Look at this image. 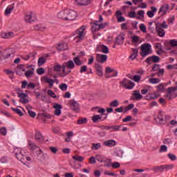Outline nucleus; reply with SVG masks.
<instances>
[{
    "label": "nucleus",
    "instance_id": "obj_26",
    "mask_svg": "<svg viewBox=\"0 0 177 177\" xmlns=\"http://www.w3.org/2000/svg\"><path fill=\"white\" fill-rule=\"evenodd\" d=\"M65 66L68 68L69 70H73L75 67V64L73 62V60H69L65 63Z\"/></svg>",
    "mask_w": 177,
    "mask_h": 177
},
{
    "label": "nucleus",
    "instance_id": "obj_23",
    "mask_svg": "<svg viewBox=\"0 0 177 177\" xmlns=\"http://www.w3.org/2000/svg\"><path fill=\"white\" fill-rule=\"evenodd\" d=\"M24 20L27 23H31V21H35V18L32 17V14L30 13L25 16Z\"/></svg>",
    "mask_w": 177,
    "mask_h": 177
},
{
    "label": "nucleus",
    "instance_id": "obj_48",
    "mask_svg": "<svg viewBox=\"0 0 177 177\" xmlns=\"http://www.w3.org/2000/svg\"><path fill=\"white\" fill-rule=\"evenodd\" d=\"M160 79L158 78H150L149 80V82H150V84H158L160 83Z\"/></svg>",
    "mask_w": 177,
    "mask_h": 177
},
{
    "label": "nucleus",
    "instance_id": "obj_44",
    "mask_svg": "<svg viewBox=\"0 0 177 177\" xmlns=\"http://www.w3.org/2000/svg\"><path fill=\"white\" fill-rule=\"evenodd\" d=\"M120 104V102H118V100H114L113 101H112L110 104L109 106L111 107H118Z\"/></svg>",
    "mask_w": 177,
    "mask_h": 177
},
{
    "label": "nucleus",
    "instance_id": "obj_32",
    "mask_svg": "<svg viewBox=\"0 0 177 177\" xmlns=\"http://www.w3.org/2000/svg\"><path fill=\"white\" fill-rule=\"evenodd\" d=\"M102 115H94L92 118L91 120L93 122L96 124V122H98L100 120H102Z\"/></svg>",
    "mask_w": 177,
    "mask_h": 177
},
{
    "label": "nucleus",
    "instance_id": "obj_12",
    "mask_svg": "<svg viewBox=\"0 0 177 177\" xmlns=\"http://www.w3.org/2000/svg\"><path fill=\"white\" fill-rule=\"evenodd\" d=\"M96 60L98 63H106L107 62V55L103 54H97Z\"/></svg>",
    "mask_w": 177,
    "mask_h": 177
},
{
    "label": "nucleus",
    "instance_id": "obj_38",
    "mask_svg": "<svg viewBox=\"0 0 177 177\" xmlns=\"http://www.w3.org/2000/svg\"><path fill=\"white\" fill-rule=\"evenodd\" d=\"M53 71H55L56 73H59V71H62V65L57 64L54 65L53 68Z\"/></svg>",
    "mask_w": 177,
    "mask_h": 177
},
{
    "label": "nucleus",
    "instance_id": "obj_49",
    "mask_svg": "<svg viewBox=\"0 0 177 177\" xmlns=\"http://www.w3.org/2000/svg\"><path fill=\"white\" fill-rule=\"evenodd\" d=\"M101 50H102V53H105V54L109 53V47H107L105 45L101 46Z\"/></svg>",
    "mask_w": 177,
    "mask_h": 177
},
{
    "label": "nucleus",
    "instance_id": "obj_46",
    "mask_svg": "<svg viewBox=\"0 0 177 177\" xmlns=\"http://www.w3.org/2000/svg\"><path fill=\"white\" fill-rule=\"evenodd\" d=\"M121 129V125H114L111 126V132H113V131H120Z\"/></svg>",
    "mask_w": 177,
    "mask_h": 177
},
{
    "label": "nucleus",
    "instance_id": "obj_39",
    "mask_svg": "<svg viewBox=\"0 0 177 177\" xmlns=\"http://www.w3.org/2000/svg\"><path fill=\"white\" fill-rule=\"evenodd\" d=\"M155 172H164V166H156L153 169Z\"/></svg>",
    "mask_w": 177,
    "mask_h": 177
},
{
    "label": "nucleus",
    "instance_id": "obj_43",
    "mask_svg": "<svg viewBox=\"0 0 177 177\" xmlns=\"http://www.w3.org/2000/svg\"><path fill=\"white\" fill-rule=\"evenodd\" d=\"M156 26L157 27H160V28H168V25H167V22L164 21L162 24H156Z\"/></svg>",
    "mask_w": 177,
    "mask_h": 177
},
{
    "label": "nucleus",
    "instance_id": "obj_6",
    "mask_svg": "<svg viewBox=\"0 0 177 177\" xmlns=\"http://www.w3.org/2000/svg\"><path fill=\"white\" fill-rule=\"evenodd\" d=\"M18 95V97H20L19 99V102L20 103H22L23 104H27V103H29V100L28 99H27V97H28V95L24 93H17Z\"/></svg>",
    "mask_w": 177,
    "mask_h": 177
},
{
    "label": "nucleus",
    "instance_id": "obj_52",
    "mask_svg": "<svg viewBox=\"0 0 177 177\" xmlns=\"http://www.w3.org/2000/svg\"><path fill=\"white\" fill-rule=\"evenodd\" d=\"M47 93L48 96H50V97H53V99H56V94L52 90H48L47 91Z\"/></svg>",
    "mask_w": 177,
    "mask_h": 177
},
{
    "label": "nucleus",
    "instance_id": "obj_42",
    "mask_svg": "<svg viewBox=\"0 0 177 177\" xmlns=\"http://www.w3.org/2000/svg\"><path fill=\"white\" fill-rule=\"evenodd\" d=\"M102 147V145L100 143H93L91 149L92 150H99Z\"/></svg>",
    "mask_w": 177,
    "mask_h": 177
},
{
    "label": "nucleus",
    "instance_id": "obj_7",
    "mask_svg": "<svg viewBox=\"0 0 177 177\" xmlns=\"http://www.w3.org/2000/svg\"><path fill=\"white\" fill-rule=\"evenodd\" d=\"M77 19V12L71 10H67L66 21H73Z\"/></svg>",
    "mask_w": 177,
    "mask_h": 177
},
{
    "label": "nucleus",
    "instance_id": "obj_29",
    "mask_svg": "<svg viewBox=\"0 0 177 177\" xmlns=\"http://www.w3.org/2000/svg\"><path fill=\"white\" fill-rule=\"evenodd\" d=\"M62 73L59 74V77H62V78H64V77H67V75H68V73L66 71L65 64L62 65Z\"/></svg>",
    "mask_w": 177,
    "mask_h": 177
},
{
    "label": "nucleus",
    "instance_id": "obj_62",
    "mask_svg": "<svg viewBox=\"0 0 177 177\" xmlns=\"http://www.w3.org/2000/svg\"><path fill=\"white\" fill-rule=\"evenodd\" d=\"M88 161L90 164H96V157L95 158L94 156H91L88 159Z\"/></svg>",
    "mask_w": 177,
    "mask_h": 177
},
{
    "label": "nucleus",
    "instance_id": "obj_18",
    "mask_svg": "<svg viewBox=\"0 0 177 177\" xmlns=\"http://www.w3.org/2000/svg\"><path fill=\"white\" fill-rule=\"evenodd\" d=\"M34 71H35V69L34 68H31V69H28L24 73L25 77H26V78H32L34 75Z\"/></svg>",
    "mask_w": 177,
    "mask_h": 177
},
{
    "label": "nucleus",
    "instance_id": "obj_20",
    "mask_svg": "<svg viewBox=\"0 0 177 177\" xmlns=\"http://www.w3.org/2000/svg\"><path fill=\"white\" fill-rule=\"evenodd\" d=\"M56 49L59 52L62 50H67V49H68V45L66 43H64L62 44H58L56 47Z\"/></svg>",
    "mask_w": 177,
    "mask_h": 177
},
{
    "label": "nucleus",
    "instance_id": "obj_37",
    "mask_svg": "<svg viewBox=\"0 0 177 177\" xmlns=\"http://www.w3.org/2000/svg\"><path fill=\"white\" fill-rule=\"evenodd\" d=\"M104 156L103 155H96L95 156V160L96 161H98L99 162H103L104 161Z\"/></svg>",
    "mask_w": 177,
    "mask_h": 177
},
{
    "label": "nucleus",
    "instance_id": "obj_51",
    "mask_svg": "<svg viewBox=\"0 0 177 177\" xmlns=\"http://www.w3.org/2000/svg\"><path fill=\"white\" fill-rule=\"evenodd\" d=\"M27 110L30 117H32V118H35L37 113H35V112L32 111V110H30L28 107H27Z\"/></svg>",
    "mask_w": 177,
    "mask_h": 177
},
{
    "label": "nucleus",
    "instance_id": "obj_61",
    "mask_svg": "<svg viewBox=\"0 0 177 177\" xmlns=\"http://www.w3.org/2000/svg\"><path fill=\"white\" fill-rule=\"evenodd\" d=\"M49 149L53 154H56V153H57V151H59V149H57V148L55 147H50Z\"/></svg>",
    "mask_w": 177,
    "mask_h": 177
},
{
    "label": "nucleus",
    "instance_id": "obj_2",
    "mask_svg": "<svg viewBox=\"0 0 177 177\" xmlns=\"http://www.w3.org/2000/svg\"><path fill=\"white\" fill-rule=\"evenodd\" d=\"M120 84L122 85L124 89H133V87L135 86L133 82L127 78H124L122 81L120 82Z\"/></svg>",
    "mask_w": 177,
    "mask_h": 177
},
{
    "label": "nucleus",
    "instance_id": "obj_22",
    "mask_svg": "<svg viewBox=\"0 0 177 177\" xmlns=\"http://www.w3.org/2000/svg\"><path fill=\"white\" fill-rule=\"evenodd\" d=\"M133 53L129 56V59H132V60H135L136 57H138V53H139V50L136 48H132Z\"/></svg>",
    "mask_w": 177,
    "mask_h": 177
},
{
    "label": "nucleus",
    "instance_id": "obj_31",
    "mask_svg": "<svg viewBox=\"0 0 177 177\" xmlns=\"http://www.w3.org/2000/svg\"><path fill=\"white\" fill-rule=\"evenodd\" d=\"M34 30L35 31H45V30H46V27L41 24H37L34 27Z\"/></svg>",
    "mask_w": 177,
    "mask_h": 177
},
{
    "label": "nucleus",
    "instance_id": "obj_64",
    "mask_svg": "<svg viewBox=\"0 0 177 177\" xmlns=\"http://www.w3.org/2000/svg\"><path fill=\"white\" fill-rule=\"evenodd\" d=\"M140 30H141L142 32H146V26H145V24H141L140 25Z\"/></svg>",
    "mask_w": 177,
    "mask_h": 177
},
{
    "label": "nucleus",
    "instance_id": "obj_10",
    "mask_svg": "<svg viewBox=\"0 0 177 177\" xmlns=\"http://www.w3.org/2000/svg\"><path fill=\"white\" fill-rule=\"evenodd\" d=\"M84 31H85V26H82L75 32L74 35H76V38L82 39L84 37Z\"/></svg>",
    "mask_w": 177,
    "mask_h": 177
},
{
    "label": "nucleus",
    "instance_id": "obj_30",
    "mask_svg": "<svg viewBox=\"0 0 177 177\" xmlns=\"http://www.w3.org/2000/svg\"><path fill=\"white\" fill-rule=\"evenodd\" d=\"M100 28H99V21H95L93 24V26L91 27V31L93 32H96V31H99Z\"/></svg>",
    "mask_w": 177,
    "mask_h": 177
},
{
    "label": "nucleus",
    "instance_id": "obj_5",
    "mask_svg": "<svg viewBox=\"0 0 177 177\" xmlns=\"http://www.w3.org/2000/svg\"><path fill=\"white\" fill-rule=\"evenodd\" d=\"M69 106L73 111L75 113H80V104L77 101L71 100L69 101Z\"/></svg>",
    "mask_w": 177,
    "mask_h": 177
},
{
    "label": "nucleus",
    "instance_id": "obj_17",
    "mask_svg": "<svg viewBox=\"0 0 177 177\" xmlns=\"http://www.w3.org/2000/svg\"><path fill=\"white\" fill-rule=\"evenodd\" d=\"M57 17L58 19H61V20L67 21V10L58 12Z\"/></svg>",
    "mask_w": 177,
    "mask_h": 177
},
{
    "label": "nucleus",
    "instance_id": "obj_33",
    "mask_svg": "<svg viewBox=\"0 0 177 177\" xmlns=\"http://www.w3.org/2000/svg\"><path fill=\"white\" fill-rule=\"evenodd\" d=\"M16 158H17V160H19V161H21V162H24V156L23 155V153H21V151H20L19 153H17L15 154Z\"/></svg>",
    "mask_w": 177,
    "mask_h": 177
},
{
    "label": "nucleus",
    "instance_id": "obj_11",
    "mask_svg": "<svg viewBox=\"0 0 177 177\" xmlns=\"http://www.w3.org/2000/svg\"><path fill=\"white\" fill-rule=\"evenodd\" d=\"M145 62H146V63H147V64H151V62L158 63V62H160V58L157 55H153V56H151V57L147 58Z\"/></svg>",
    "mask_w": 177,
    "mask_h": 177
},
{
    "label": "nucleus",
    "instance_id": "obj_60",
    "mask_svg": "<svg viewBox=\"0 0 177 177\" xmlns=\"http://www.w3.org/2000/svg\"><path fill=\"white\" fill-rule=\"evenodd\" d=\"M149 95H151V100L160 97V95L157 93H149Z\"/></svg>",
    "mask_w": 177,
    "mask_h": 177
},
{
    "label": "nucleus",
    "instance_id": "obj_54",
    "mask_svg": "<svg viewBox=\"0 0 177 177\" xmlns=\"http://www.w3.org/2000/svg\"><path fill=\"white\" fill-rule=\"evenodd\" d=\"M37 73L39 75H42V74L45 73V69L44 68H38L37 69Z\"/></svg>",
    "mask_w": 177,
    "mask_h": 177
},
{
    "label": "nucleus",
    "instance_id": "obj_63",
    "mask_svg": "<svg viewBox=\"0 0 177 177\" xmlns=\"http://www.w3.org/2000/svg\"><path fill=\"white\" fill-rule=\"evenodd\" d=\"M35 88V84L30 82L28 84L27 89H34Z\"/></svg>",
    "mask_w": 177,
    "mask_h": 177
},
{
    "label": "nucleus",
    "instance_id": "obj_50",
    "mask_svg": "<svg viewBox=\"0 0 177 177\" xmlns=\"http://www.w3.org/2000/svg\"><path fill=\"white\" fill-rule=\"evenodd\" d=\"M28 145L32 149H37L38 147V146H37V145H35V143L32 142L31 140L28 142Z\"/></svg>",
    "mask_w": 177,
    "mask_h": 177
},
{
    "label": "nucleus",
    "instance_id": "obj_9",
    "mask_svg": "<svg viewBox=\"0 0 177 177\" xmlns=\"http://www.w3.org/2000/svg\"><path fill=\"white\" fill-rule=\"evenodd\" d=\"M143 98V95L140 94V91L139 90H135L132 92V100H140V99Z\"/></svg>",
    "mask_w": 177,
    "mask_h": 177
},
{
    "label": "nucleus",
    "instance_id": "obj_15",
    "mask_svg": "<svg viewBox=\"0 0 177 177\" xmlns=\"http://www.w3.org/2000/svg\"><path fill=\"white\" fill-rule=\"evenodd\" d=\"M75 2L80 6H86L91 3V0H75Z\"/></svg>",
    "mask_w": 177,
    "mask_h": 177
},
{
    "label": "nucleus",
    "instance_id": "obj_19",
    "mask_svg": "<svg viewBox=\"0 0 177 177\" xmlns=\"http://www.w3.org/2000/svg\"><path fill=\"white\" fill-rule=\"evenodd\" d=\"M104 145L107 147H114L117 145V142L114 140H109L104 142Z\"/></svg>",
    "mask_w": 177,
    "mask_h": 177
},
{
    "label": "nucleus",
    "instance_id": "obj_14",
    "mask_svg": "<svg viewBox=\"0 0 177 177\" xmlns=\"http://www.w3.org/2000/svg\"><path fill=\"white\" fill-rule=\"evenodd\" d=\"M53 108L55 109V115H60V114H62V109H63V106H62V104L55 103L53 105Z\"/></svg>",
    "mask_w": 177,
    "mask_h": 177
},
{
    "label": "nucleus",
    "instance_id": "obj_8",
    "mask_svg": "<svg viewBox=\"0 0 177 177\" xmlns=\"http://www.w3.org/2000/svg\"><path fill=\"white\" fill-rule=\"evenodd\" d=\"M41 81L48 84L50 85V88H52V86H53V84H55V82H56V84H59V80L48 78V76L42 77Z\"/></svg>",
    "mask_w": 177,
    "mask_h": 177
},
{
    "label": "nucleus",
    "instance_id": "obj_58",
    "mask_svg": "<svg viewBox=\"0 0 177 177\" xmlns=\"http://www.w3.org/2000/svg\"><path fill=\"white\" fill-rule=\"evenodd\" d=\"M167 150L168 147H167L166 145H162L159 149V153H162V151H167Z\"/></svg>",
    "mask_w": 177,
    "mask_h": 177
},
{
    "label": "nucleus",
    "instance_id": "obj_45",
    "mask_svg": "<svg viewBox=\"0 0 177 177\" xmlns=\"http://www.w3.org/2000/svg\"><path fill=\"white\" fill-rule=\"evenodd\" d=\"M11 109L12 110V111L16 113V114H18V115H19V117H23V115H24L23 112H21V111L20 109H15V108H11Z\"/></svg>",
    "mask_w": 177,
    "mask_h": 177
},
{
    "label": "nucleus",
    "instance_id": "obj_16",
    "mask_svg": "<svg viewBox=\"0 0 177 177\" xmlns=\"http://www.w3.org/2000/svg\"><path fill=\"white\" fill-rule=\"evenodd\" d=\"M168 10H169V5L165 4L160 8L158 13H162V15L165 16Z\"/></svg>",
    "mask_w": 177,
    "mask_h": 177
},
{
    "label": "nucleus",
    "instance_id": "obj_3",
    "mask_svg": "<svg viewBox=\"0 0 177 177\" xmlns=\"http://www.w3.org/2000/svg\"><path fill=\"white\" fill-rule=\"evenodd\" d=\"M165 97H167L168 100H172V99L177 97L176 88H174V87H169L167 88V93L165 95Z\"/></svg>",
    "mask_w": 177,
    "mask_h": 177
},
{
    "label": "nucleus",
    "instance_id": "obj_57",
    "mask_svg": "<svg viewBox=\"0 0 177 177\" xmlns=\"http://www.w3.org/2000/svg\"><path fill=\"white\" fill-rule=\"evenodd\" d=\"M172 168H174V165H163V170L165 169V171H169V169H172Z\"/></svg>",
    "mask_w": 177,
    "mask_h": 177
},
{
    "label": "nucleus",
    "instance_id": "obj_55",
    "mask_svg": "<svg viewBox=\"0 0 177 177\" xmlns=\"http://www.w3.org/2000/svg\"><path fill=\"white\" fill-rule=\"evenodd\" d=\"M15 53H16V51L15 50H11L10 52L4 57V59H8V57H10V56H15Z\"/></svg>",
    "mask_w": 177,
    "mask_h": 177
},
{
    "label": "nucleus",
    "instance_id": "obj_41",
    "mask_svg": "<svg viewBox=\"0 0 177 177\" xmlns=\"http://www.w3.org/2000/svg\"><path fill=\"white\" fill-rule=\"evenodd\" d=\"M88 122V119L86 118H81L77 120L78 125H82L83 124H86Z\"/></svg>",
    "mask_w": 177,
    "mask_h": 177
},
{
    "label": "nucleus",
    "instance_id": "obj_59",
    "mask_svg": "<svg viewBox=\"0 0 177 177\" xmlns=\"http://www.w3.org/2000/svg\"><path fill=\"white\" fill-rule=\"evenodd\" d=\"M167 157H169L171 161H175V160H176V156L174 155L173 153H168Z\"/></svg>",
    "mask_w": 177,
    "mask_h": 177
},
{
    "label": "nucleus",
    "instance_id": "obj_36",
    "mask_svg": "<svg viewBox=\"0 0 177 177\" xmlns=\"http://www.w3.org/2000/svg\"><path fill=\"white\" fill-rule=\"evenodd\" d=\"M103 162H104V167H111V160L110 158H104Z\"/></svg>",
    "mask_w": 177,
    "mask_h": 177
},
{
    "label": "nucleus",
    "instance_id": "obj_35",
    "mask_svg": "<svg viewBox=\"0 0 177 177\" xmlns=\"http://www.w3.org/2000/svg\"><path fill=\"white\" fill-rule=\"evenodd\" d=\"M46 63V59H45L44 57H41L38 59V66L39 67H41V66L45 64Z\"/></svg>",
    "mask_w": 177,
    "mask_h": 177
},
{
    "label": "nucleus",
    "instance_id": "obj_53",
    "mask_svg": "<svg viewBox=\"0 0 177 177\" xmlns=\"http://www.w3.org/2000/svg\"><path fill=\"white\" fill-rule=\"evenodd\" d=\"M135 104H131L129 105H128L127 106L125 107L124 113H127V111H129V110H132V109H133Z\"/></svg>",
    "mask_w": 177,
    "mask_h": 177
},
{
    "label": "nucleus",
    "instance_id": "obj_28",
    "mask_svg": "<svg viewBox=\"0 0 177 177\" xmlns=\"http://www.w3.org/2000/svg\"><path fill=\"white\" fill-rule=\"evenodd\" d=\"M15 9V4H12L11 6H9L5 10V15L8 16L12 13V10Z\"/></svg>",
    "mask_w": 177,
    "mask_h": 177
},
{
    "label": "nucleus",
    "instance_id": "obj_4",
    "mask_svg": "<svg viewBox=\"0 0 177 177\" xmlns=\"http://www.w3.org/2000/svg\"><path fill=\"white\" fill-rule=\"evenodd\" d=\"M151 46L149 44H144L140 46L141 53L140 55L142 57H145V56H147V55L150 54V48Z\"/></svg>",
    "mask_w": 177,
    "mask_h": 177
},
{
    "label": "nucleus",
    "instance_id": "obj_24",
    "mask_svg": "<svg viewBox=\"0 0 177 177\" xmlns=\"http://www.w3.org/2000/svg\"><path fill=\"white\" fill-rule=\"evenodd\" d=\"M35 138L37 140H39V142H44L45 140L44 136H42V134L39 131H37L35 133Z\"/></svg>",
    "mask_w": 177,
    "mask_h": 177
},
{
    "label": "nucleus",
    "instance_id": "obj_27",
    "mask_svg": "<svg viewBox=\"0 0 177 177\" xmlns=\"http://www.w3.org/2000/svg\"><path fill=\"white\" fill-rule=\"evenodd\" d=\"M14 35L13 32H2L1 33V37L3 38H5L6 39H9V38H12Z\"/></svg>",
    "mask_w": 177,
    "mask_h": 177
},
{
    "label": "nucleus",
    "instance_id": "obj_25",
    "mask_svg": "<svg viewBox=\"0 0 177 177\" xmlns=\"http://www.w3.org/2000/svg\"><path fill=\"white\" fill-rule=\"evenodd\" d=\"M124 37L123 35H119L116 37V44H118V45H122V44H124Z\"/></svg>",
    "mask_w": 177,
    "mask_h": 177
},
{
    "label": "nucleus",
    "instance_id": "obj_56",
    "mask_svg": "<svg viewBox=\"0 0 177 177\" xmlns=\"http://www.w3.org/2000/svg\"><path fill=\"white\" fill-rule=\"evenodd\" d=\"M111 167H112V168H113L114 169H117V168H120V162H115L111 165Z\"/></svg>",
    "mask_w": 177,
    "mask_h": 177
},
{
    "label": "nucleus",
    "instance_id": "obj_13",
    "mask_svg": "<svg viewBox=\"0 0 177 177\" xmlns=\"http://www.w3.org/2000/svg\"><path fill=\"white\" fill-rule=\"evenodd\" d=\"M95 68L98 77H103V66L99 64H95Z\"/></svg>",
    "mask_w": 177,
    "mask_h": 177
},
{
    "label": "nucleus",
    "instance_id": "obj_40",
    "mask_svg": "<svg viewBox=\"0 0 177 177\" xmlns=\"http://www.w3.org/2000/svg\"><path fill=\"white\" fill-rule=\"evenodd\" d=\"M72 158L75 160V161H78V162H82V161H84V157L78 155L73 156Z\"/></svg>",
    "mask_w": 177,
    "mask_h": 177
},
{
    "label": "nucleus",
    "instance_id": "obj_34",
    "mask_svg": "<svg viewBox=\"0 0 177 177\" xmlns=\"http://www.w3.org/2000/svg\"><path fill=\"white\" fill-rule=\"evenodd\" d=\"M73 62L75 63V64H76V66H82L83 63L82 61L80 60V57H75L73 58Z\"/></svg>",
    "mask_w": 177,
    "mask_h": 177
},
{
    "label": "nucleus",
    "instance_id": "obj_21",
    "mask_svg": "<svg viewBox=\"0 0 177 177\" xmlns=\"http://www.w3.org/2000/svg\"><path fill=\"white\" fill-rule=\"evenodd\" d=\"M156 29L159 37H164L165 35V30L162 28L156 26Z\"/></svg>",
    "mask_w": 177,
    "mask_h": 177
},
{
    "label": "nucleus",
    "instance_id": "obj_47",
    "mask_svg": "<svg viewBox=\"0 0 177 177\" xmlns=\"http://www.w3.org/2000/svg\"><path fill=\"white\" fill-rule=\"evenodd\" d=\"M59 89H61V91H66L67 88H68V86L66 83H62L61 84H59Z\"/></svg>",
    "mask_w": 177,
    "mask_h": 177
},
{
    "label": "nucleus",
    "instance_id": "obj_1",
    "mask_svg": "<svg viewBox=\"0 0 177 177\" xmlns=\"http://www.w3.org/2000/svg\"><path fill=\"white\" fill-rule=\"evenodd\" d=\"M157 118L159 120V124L160 125H165V123L171 120V116L166 115L162 111H160Z\"/></svg>",
    "mask_w": 177,
    "mask_h": 177
}]
</instances>
